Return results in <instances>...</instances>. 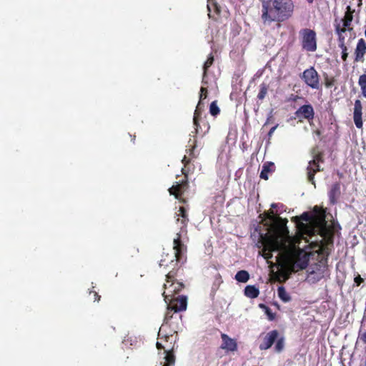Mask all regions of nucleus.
<instances>
[{"label":"nucleus","instance_id":"31","mask_svg":"<svg viewBox=\"0 0 366 366\" xmlns=\"http://www.w3.org/2000/svg\"><path fill=\"white\" fill-rule=\"evenodd\" d=\"M209 113L213 117H217L220 113V109L217 104V101H214L210 104Z\"/></svg>","mask_w":366,"mask_h":366},{"label":"nucleus","instance_id":"40","mask_svg":"<svg viewBox=\"0 0 366 366\" xmlns=\"http://www.w3.org/2000/svg\"><path fill=\"white\" fill-rule=\"evenodd\" d=\"M182 162L184 164L185 168L186 166L190 162V159H188L186 156H184L182 160Z\"/></svg>","mask_w":366,"mask_h":366},{"label":"nucleus","instance_id":"41","mask_svg":"<svg viewBox=\"0 0 366 366\" xmlns=\"http://www.w3.org/2000/svg\"><path fill=\"white\" fill-rule=\"evenodd\" d=\"M333 85V80L327 79L325 81V86L327 87H331Z\"/></svg>","mask_w":366,"mask_h":366},{"label":"nucleus","instance_id":"24","mask_svg":"<svg viewBox=\"0 0 366 366\" xmlns=\"http://www.w3.org/2000/svg\"><path fill=\"white\" fill-rule=\"evenodd\" d=\"M158 341L157 344L162 343V345H170V342H172V345L174 346L175 340H174L173 335H161V330L158 333Z\"/></svg>","mask_w":366,"mask_h":366},{"label":"nucleus","instance_id":"33","mask_svg":"<svg viewBox=\"0 0 366 366\" xmlns=\"http://www.w3.org/2000/svg\"><path fill=\"white\" fill-rule=\"evenodd\" d=\"M222 283V277H221L220 274L217 273L214 276V284L212 286V290H217Z\"/></svg>","mask_w":366,"mask_h":366},{"label":"nucleus","instance_id":"6","mask_svg":"<svg viewBox=\"0 0 366 366\" xmlns=\"http://www.w3.org/2000/svg\"><path fill=\"white\" fill-rule=\"evenodd\" d=\"M302 49L307 52H314L317 50L316 34L311 29H304L301 31Z\"/></svg>","mask_w":366,"mask_h":366},{"label":"nucleus","instance_id":"2","mask_svg":"<svg viewBox=\"0 0 366 366\" xmlns=\"http://www.w3.org/2000/svg\"><path fill=\"white\" fill-rule=\"evenodd\" d=\"M325 217V211L318 206L299 216V269L305 268L311 259H322L327 253L323 241L331 242L337 225L335 222L328 223Z\"/></svg>","mask_w":366,"mask_h":366},{"label":"nucleus","instance_id":"11","mask_svg":"<svg viewBox=\"0 0 366 366\" xmlns=\"http://www.w3.org/2000/svg\"><path fill=\"white\" fill-rule=\"evenodd\" d=\"M322 162V157L320 154H317L314 156L313 159L309 162V165L307 167V176L308 179L310 182H311L312 184L313 182V177L315 175V173L317 171L320 170V164Z\"/></svg>","mask_w":366,"mask_h":366},{"label":"nucleus","instance_id":"14","mask_svg":"<svg viewBox=\"0 0 366 366\" xmlns=\"http://www.w3.org/2000/svg\"><path fill=\"white\" fill-rule=\"evenodd\" d=\"M221 338L222 340V343L220 346L221 349L230 352L237 350V343L234 339L229 337L224 333L221 334Z\"/></svg>","mask_w":366,"mask_h":366},{"label":"nucleus","instance_id":"25","mask_svg":"<svg viewBox=\"0 0 366 366\" xmlns=\"http://www.w3.org/2000/svg\"><path fill=\"white\" fill-rule=\"evenodd\" d=\"M180 264H178L177 265H173L171 266V269L168 272V273L166 274V282L167 280H177L176 277L177 275L178 271L180 268Z\"/></svg>","mask_w":366,"mask_h":366},{"label":"nucleus","instance_id":"13","mask_svg":"<svg viewBox=\"0 0 366 366\" xmlns=\"http://www.w3.org/2000/svg\"><path fill=\"white\" fill-rule=\"evenodd\" d=\"M278 335L279 332L276 330L269 332L263 338L262 342L259 345V350H266L270 348L276 340H277Z\"/></svg>","mask_w":366,"mask_h":366},{"label":"nucleus","instance_id":"29","mask_svg":"<svg viewBox=\"0 0 366 366\" xmlns=\"http://www.w3.org/2000/svg\"><path fill=\"white\" fill-rule=\"evenodd\" d=\"M348 11H350V6L347 7ZM352 21V14L350 11H347L345 16V18L343 19V26L344 29L343 30H346L349 29L350 25Z\"/></svg>","mask_w":366,"mask_h":366},{"label":"nucleus","instance_id":"45","mask_svg":"<svg viewBox=\"0 0 366 366\" xmlns=\"http://www.w3.org/2000/svg\"><path fill=\"white\" fill-rule=\"evenodd\" d=\"M347 54L346 53V51H343V53H342V58L344 60H345V59H346V58H347Z\"/></svg>","mask_w":366,"mask_h":366},{"label":"nucleus","instance_id":"39","mask_svg":"<svg viewBox=\"0 0 366 366\" xmlns=\"http://www.w3.org/2000/svg\"><path fill=\"white\" fill-rule=\"evenodd\" d=\"M196 147H197V145H196V140H194L193 144L192 145V148L189 149V154L190 156L194 157L193 152H194V149L196 148Z\"/></svg>","mask_w":366,"mask_h":366},{"label":"nucleus","instance_id":"36","mask_svg":"<svg viewBox=\"0 0 366 366\" xmlns=\"http://www.w3.org/2000/svg\"><path fill=\"white\" fill-rule=\"evenodd\" d=\"M207 97V89L205 87L202 86L200 89L199 101L203 99H206Z\"/></svg>","mask_w":366,"mask_h":366},{"label":"nucleus","instance_id":"22","mask_svg":"<svg viewBox=\"0 0 366 366\" xmlns=\"http://www.w3.org/2000/svg\"><path fill=\"white\" fill-rule=\"evenodd\" d=\"M214 61V58L212 54H209L207 61L204 62L203 65V76H202V83L206 84L207 82L204 80L207 75V71L209 68L213 64Z\"/></svg>","mask_w":366,"mask_h":366},{"label":"nucleus","instance_id":"1","mask_svg":"<svg viewBox=\"0 0 366 366\" xmlns=\"http://www.w3.org/2000/svg\"><path fill=\"white\" fill-rule=\"evenodd\" d=\"M267 232L260 234L256 247L259 254L269 264L272 277L279 282H285L295 272L297 264V216L292 218L295 224L294 236L289 234L287 219L276 216L272 210L265 213Z\"/></svg>","mask_w":366,"mask_h":366},{"label":"nucleus","instance_id":"17","mask_svg":"<svg viewBox=\"0 0 366 366\" xmlns=\"http://www.w3.org/2000/svg\"><path fill=\"white\" fill-rule=\"evenodd\" d=\"M340 184L339 183H335L331 186V188L328 192V196L332 204H335L337 202L340 196Z\"/></svg>","mask_w":366,"mask_h":366},{"label":"nucleus","instance_id":"9","mask_svg":"<svg viewBox=\"0 0 366 366\" xmlns=\"http://www.w3.org/2000/svg\"><path fill=\"white\" fill-rule=\"evenodd\" d=\"M156 347L159 350H164V353L166 355L164 357L165 363L164 365H168V366L174 365L175 363V355L174 345H172V342H170L169 345L159 343L156 345Z\"/></svg>","mask_w":366,"mask_h":366},{"label":"nucleus","instance_id":"51","mask_svg":"<svg viewBox=\"0 0 366 366\" xmlns=\"http://www.w3.org/2000/svg\"><path fill=\"white\" fill-rule=\"evenodd\" d=\"M134 139H135V136L133 137V139H132L133 142H134Z\"/></svg>","mask_w":366,"mask_h":366},{"label":"nucleus","instance_id":"26","mask_svg":"<svg viewBox=\"0 0 366 366\" xmlns=\"http://www.w3.org/2000/svg\"><path fill=\"white\" fill-rule=\"evenodd\" d=\"M249 279V274L246 270H240L235 274V280L239 282L245 283Z\"/></svg>","mask_w":366,"mask_h":366},{"label":"nucleus","instance_id":"50","mask_svg":"<svg viewBox=\"0 0 366 366\" xmlns=\"http://www.w3.org/2000/svg\"><path fill=\"white\" fill-rule=\"evenodd\" d=\"M308 3H312L313 0H307Z\"/></svg>","mask_w":366,"mask_h":366},{"label":"nucleus","instance_id":"5","mask_svg":"<svg viewBox=\"0 0 366 366\" xmlns=\"http://www.w3.org/2000/svg\"><path fill=\"white\" fill-rule=\"evenodd\" d=\"M164 292L162 295L165 302H170L184 287V285L177 280H167L163 285Z\"/></svg>","mask_w":366,"mask_h":366},{"label":"nucleus","instance_id":"43","mask_svg":"<svg viewBox=\"0 0 366 366\" xmlns=\"http://www.w3.org/2000/svg\"><path fill=\"white\" fill-rule=\"evenodd\" d=\"M276 128H277V126H274L270 129V130L268 132L269 137H272V135L273 132H274V130L276 129Z\"/></svg>","mask_w":366,"mask_h":366},{"label":"nucleus","instance_id":"21","mask_svg":"<svg viewBox=\"0 0 366 366\" xmlns=\"http://www.w3.org/2000/svg\"><path fill=\"white\" fill-rule=\"evenodd\" d=\"M244 293L247 297L254 299L259 296V290L254 285H247L244 288Z\"/></svg>","mask_w":366,"mask_h":366},{"label":"nucleus","instance_id":"18","mask_svg":"<svg viewBox=\"0 0 366 366\" xmlns=\"http://www.w3.org/2000/svg\"><path fill=\"white\" fill-rule=\"evenodd\" d=\"M303 117L304 119L310 121L314 117V110L310 104H307L299 108V117Z\"/></svg>","mask_w":366,"mask_h":366},{"label":"nucleus","instance_id":"52","mask_svg":"<svg viewBox=\"0 0 366 366\" xmlns=\"http://www.w3.org/2000/svg\"><path fill=\"white\" fill-rule=\"evenodd\" d=\"M313 273H315V272H314V271L310 272V274H312Z\"/></svg>","mask_w":366,"mask_h":366},{"label":"nucleus","instance_id":"10","mask_svg":"<svg viewBox=\"0 0 366 366\" xmlns=\"http://www.w3.org/2000/svg\"><path fill=\"white\" fill-rule=\"evenodd\" d=\"M167 303L169 305L168 308L175 312L184 311L187 306V297L184 295H180L172 298L170 302Z\"/></svg>","mask_w":366,"mask_h":366},{"label":"nucleus","instance_id":"27","mask_svg":"<svg viewBox=\"0 0 366 366\" xmlns=\"http://www.w3.org/2000/svg\"><path fill=\"white\" fill-rule=\"evenodd\" d=\"M268 89H269V85L267 84H266L265 82H262L259 85V91L257 94V99L259 100H263L267 94Z\"/></svg>","mask_w":366,"mask_h":366},{"label":"nucleus","instance_id":"42","mask_svg":"<svg viewBox=\"0 0 366 366\" xmlns=\"http://www.w3.org/2000/svg\"><path fill=\"white\" fill-rule=\"evenodd\" d=\"M363 281L360 276H357L355 278V282L357 285H360V283Z\"/></svg>","mask_w":366,"mask_h":366},{"label":"nucleus","instance_id":"35","mask_svg":"<svg viewBox=\"0 0 366 366\" xmlns=\"http://www.w3.org/2000/svg\"><path fill=\"white\" fill-rule=\"evenodd\" d=\"M297 99V94H291L289 97H286L285 102L286 103H295Z\"/></svg>","mask_w":366,"mask_h":366},{"label":"nucleus","instance_id":"12","mask_svg":"<svg viewBox=\"0 0 366 366\" xmlns=\"http://www.w3.org/2000/svg\"><path fill=\"white\" fill-rule=\"evenodd\" d=\"M202 112H203V105L202 104L201 101H199V102L196 107V109L194 110V117H193V123L195 127V131H196L197 134H199L202 132L205 133V132H208L209 129V126L207 124L206 125L207 129L203 132L202 129L199 124V120H200Z\"/></svg>","mask_w":366,"mask_h":366},{"label":"nucleus","instance_id":"46","mask_svg":"<svg viewBox=\"0 0 366 366\" xmlns=\"http://www.w3.org/2000/svg\"><path fill=\"white\" fill-rule=\"evenodd\" d=\"M208 9H209V14H208L209 17V18H213L214 19H215V20H216V18H214V17L212 16V15H211V14H210L211 11H210V9H209V6H208Z\"/></svg>","mask_w":366,"mask_h":366},{"label":"nucleus","instance_id":"20","mask_svg":"<svg viewBox=\"0 0 366 366\" xmlns=\"http://www.w3.org/2000/svg\"><path fill=\"white\" fill-rule=\"evenodd\" d=\"M357 344H363L366 345V309L364 317L362 321V325L357 338Z\"/></svg>","mask_w":366,"mask_h":366},{"label":"nucleus","instance_id":"4","mask_svg":"<svg viewBox=\"0 0 366 366\" xmlns=\"http://www.w3.org/2000/svg\"><path fill=\"white\" fill-rule=\"evenodd\" d=\"M174 254L164 253L159 261V267L164 269H170L171 266L177 265L181 262L183 263L184 253L187 250V247L184 244L181 239V234L177 233V237L173 241Z\"/></svg>","mask_w":366,"mask_h":366},{"label":"nucleus","instance_id":"34","mask_svg":"<svg viewBox=\"0 0 366 366\" xmlns=\"http://www.w3.org/2000/svg\"><path fill=\"white\" fill-rule=\"evenodd\" d=\"M277 340L274 350L277 352H280L284 348V339L282 337L279 338Z\"/></svg>","mask_w":366,"mask_h":366},{"label":"nucleus","instance_id":"7","mask_svg":"<svg viewBox=\"0 0 366 366\" xmlns=\"http://www.w3.org/2000/svg\"><path fill=\"white\" fill-rule=\"evenodd\" d=\"M182 172L184 176V179L181 182H177L176 184L173 185L169 189V194L174 195L175 198H179V196H182L184 192L189 187L188 184V172L186 169L182 168Z\"/></svg>","mask_w":366,"mask_h":366},{"label":"nucleus","instance_id":"8","mask_svg":"<svg viewBox=\"0 0 366 366\" xmlns=\"http://www.w3.org/2000/svg\"><path fill=\"white\" fill-rule=\"evenodd\" d=\"M302 79H304L305 82L311 88H319V75L313 67H310L303 72Z\"/></svg>","mask_w":366,"mask_h":366},{"label":"nucleus","instance_id":"47","mask_svg":"<svg viewBox=\"0 0 366 366\" xmlns=\"http://www.w3.org/2000/svg\"><path fill=\"white\" fill-rule=\"evenodd\" d=\"M215 9H216V12H217V14H219L220 11H219V9L217 8V6H215Z\"/></svg>","mask_w":366,"mask_h":366},{"label":"nucleus","instance_id":"23","mask_svg":"<svg viewBox=\"0 0 366 366\" xmlns=\"http://www.w3.org/2000/svg\"><path fill=\"white\" fill-rule=\"evenodd\" d=\"M179 212L178 216L181 218L178 217L177 221L180 222L182 227H186L189 222L187 209L184 207H180Z\"/></svg>","mask_w":366,"mask_h":366},{"label":"nucleus","instance_id":"16","mask_svg":"<svg viewBox=\"0 0 366 366\" xmlns=\"http://www.w3.org/2000/svg\"><path fill=\"white\" fill-rule=\"evenodd\" d=\"M274 164L272 162H266L262 164L259 177L262 179L267 180L269 179V175L274 172Z\"/></svg>","mask_w":366,"mask_h":366},{"label":"nucleus","instance_id":"30","mask_svg":"<svg viewBox=\"0 0 366 366\" xmlns=\"http://www.w3.org/2000/svg\"><path fill=\"white\" fill-rule=\"evenodd\" d=\"M358 84L360 86L362 96L366 98V74L360 76Z\"/></svg>","mask_w":366,"mask_h":366},{"label":"nucleus","instance_id":"15","mask_svg":"<svg viewBox=\"0 0 366 366\" xmlns=\"http://www.w3.org/2000/svg\"><path fill=\"white\" fill-rule=\"evenodd\" d=\"M353 119L355 126L361 129L363 124L362 121V104L360 100L355 102Z\"/></svg>","mask_w":366,"mask_h":366},{"label":"nucleus","instance_id":"32","mask_svg":"<svg viewBox=\"0 0 366 366\" xmlns=\"http://www.w3.org/2000/svg\"><path fill=\"white\" fill-rule=\"evenodd\" d=\"M277 291L278 295L282 301L287 302L290 300V297L283 287H279Z\"/></svg>","mask_w":366,"mask_h":366},{"label":"nucleus","instance_id":"48","mask_svg":"<svg viewBox=\"0 0 366 366\" xmlns=\"http://www.w3.org/2000/svg\"><path fill=\"white\" fill-rule=\"evenodd\" d=\"M362 4V0H357V5L360 6Z\"/></svg>","mask_w":366,"mask_h":366},{"label":"nucleus","instance_id":"38","mask_svg":"<svg viewBox=\"0 0 366 366\" xmlns=\"http://www.w3.org/2000/svg\"><path fill=\"white\" fill-rule=\"evenodd\" d=\"M321 264H322V269H319L317 274V277L320 278L322 277V274L325 270V262L322 261V259L320 260Z\"/></svg>","mask_w":366,"mask_h":366},{"label":"nucleus","instance_id":"19","mask_svg":"<svg viewBox=\"0 0 366 366\" xmlns=\"http://www.w3.org/2000/svg\"><path fill=\"white\" fill-rule=\"evenodd\" d=\"M366 53V43L364 39H361L358 41L356 49H355V60L362 61L364 55Z\"/></svg>","mask_w":366,"mask_h":366},{"label":"nucleus","instance_id":"28","mask_svg":"<svg viewBox=\"0 0 366 366\" xmlns=\"http://www.w3.org/2000/svg\"><path fill=\"white\" fill-rule=\"evenodd\" d=\"M259 306L261 309H262L264 311L265 314L267 316V319L269 321H273L275 320L276 313L273 312L269 307H267L264 304H259Z\"/></svg>","mask_w":366,"mask_h":366},{"label":"nucleus","instance_id":"37","mask_svg":"<svg viewBox=\"0 0 366 366\" xmlns=\"http://www.w3.org/2000/svg\"><path fill=\"white\" fill-rule=\"evenodd\" d=\"M89 295L93 296L94 302H99L100 300L101 296L96 291L91 290Z\"/></svg>","mask_w":366,"mask_h":366},{"label":"nucleus","instance_id":"44","mask_svg":"<svg viewBox=\"0 0 366 366\" xmlns=\"http://www.w3.org/2000/svg\"><path fill=\"white\" fill-rule=\"evenodd\" d=\"M177 199H178L180 202L182 203H186L187 201L184 198H183L182 196H179V198H176Z\"/></svg>","mask_w":366,"mask_h":366},{"label":"nucleus","instance_id":"3","mask_svg":"<svg viewBox=\"0 0 366 366\" xmlns=\"http://www.w3.org/2000/svg\"><path fill=\"white\" fill-rule=\"evenodd\" d=\"M261 3L264 24L284 21L292 16L294 9L292 0H261Z\"/></svg>","mask_w":366,"mask_h":366},{"label":"nucleus","instance_id":"49","mask_svg":"<svg viewBox=\"0 0 366 366\" xmlns=\"http://www.w3.org/2000/svg\"><path fill=\"white\" fill-rule=\"evenodd\" d=\"M272 208H275V207H276V204H272Z\"/></svg>","mask_w":366,"mask_h":366}]
</instances>
